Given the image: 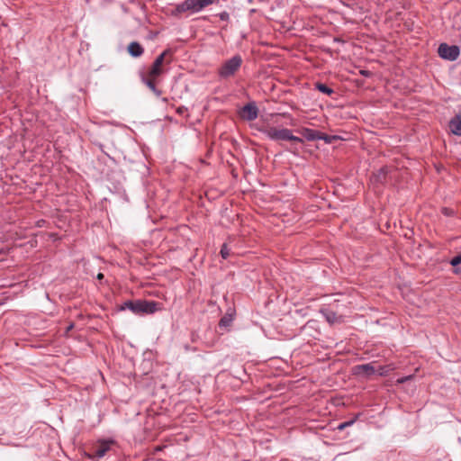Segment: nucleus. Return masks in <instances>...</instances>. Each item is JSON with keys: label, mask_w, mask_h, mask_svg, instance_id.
Listing matches in <instances>:
<instances>
[{"label": "nucleus", "mask_w": 461, "mask_h": 461, "mask_svg": "<svg viewBox=\"0 0 461 461\" xmlns=\"http://www.w3.org/2000/svg\"><path fill=\"white\" fill-rule=\"evenodd\" d=\"M218 16L220 17V19L221 21H228L230 18V15L227 12H221V14H218Z\"/></svg>", "instance_id": "b1692460"}, {"label": "nucleus", "mask_w": 461, "mask_h": 461, "mask_svg": "<svg viewBox=\"0 0 461 461\" xmlns=\"http://www.w3.org/2000/svg\"><path fill=\"white\" fill-rule=\"evenodd\" d=\"M315 88L327 95H330L334 93V90L332 88L329 87L328 86L322 83H316Z\"/></svg>", "instance_id": "f3484780"}, {"label": "nucleus", "mask_w": 461, "mask_h": 461, "mask_svg": "<svg viewBox=\"0 0 461 461\" xmlns=\"http://www.w3.org/2000/svg\"><path fill=\"white\" fill-rule=\"evenodd\" d=\"M393 369L394 366L393 365L379 366V367L376 368V374H378L380 376H385L388 375L389 373Z\"/></svg>", "instance_id": "dca6fc26"}, {"label": "nucleus", "mask_w": 461, "mask_h": 461, "mask_svg": "<svg viewBox=\"0 0 461 461\" xmlns=\"http://www.w3.org/2000/svg\"><path fill=\"white\" fill-rule=\"evenodd\" d=\"M242 115L248 121H254L258 115L257 106L253 103L247 104L242 108Z\"/></svg>", "instance_id": "1a4fd4ad"}, {"label": "nucleus", "mask_w": 461, "mask_h": 461, "mask_svg": "<svg viewBox=\"0 0 461 461\" xmlns=\"http://www.w3.org/2000/svg\"><path fill=\"white\" fill-rule=\"evenodd\" d=\"M219 0H199V5L201 6V9L203 10L206 6L213 4H217Z\"/></svg>", "instance_id": "aec40b11"}, {"label": "nucleus", "mask_w": 461, "mask_h": 461, "mask_svg": "<svg viewBox=\"0 0 461 461\" xmlns=\"http://www.w3.org/2000/svg\"><path fill=\"white\" fill-rule=\"evenodd\" d=\"M263 132L271 140L275 141H294L303 143V139L294 136L291 130L285 128H277L275 126L267 127Z\"/></svg>", "instance_id": "7ed1b4c3"}, {"label": "nucleus", "mask_w": 461, "mask_h": 461, "mask_svg": "<svg viewBox=\"0 0 461 461\" xmlns=\"http://www.w3.org/2000/svg\"><path fill=\"white\" fill-rule=\"evenodd\" d=\"M449 129L453 134L461 136V113L456 115L450 120Z\"/></svg>", "instance_id": "ddd939ff"}, {"label": "nucleus", "mask_w": 461, "mask_h": 461, "mask_svg": "<svg viewBox=\"0 0 461 461\" xmlns=\"http://www.w3.org/2000/svg\"><path fill=\"white\" fill-rule=\"evenodd\" d=\"M231 321L230 317L224 316L220 321V326H227Z\"/></svg>", "instance_id": "4be33fe9"}, {"label": "nucleus", "mask_w": 461, "mask_h": 461, "mask_svg": "<svg viewBox=\"0 0 461 461\" xmlns=\"http://www.w3.org/2000/svg\"><path fill=\"white\" fill-rule=\"evenodd\" d=\"M376 368L372 363L357 365L354 367V374L366 378L376 374Z\"/></svg>", "instance_id": "6e6552de"}, {"label": "nucleus", "mask_w": 461, "mask_h": 461, "mask_svg": "<svg viewBox=\"0 0 461 461\" xmlns=\"http://www.w3.org/2000/svg\"><path fill=\"white\" fill-rule=\"evenodd\" d=\"M160 303L146 300H128L119 306L120 311L130 310L137 315L152 314L160 309Z\"/></svg>", "instance_id": "f257e3e1"}, {"label": "nucleus", "mask_w": 461, "mask_h": 461, "mask_svg": "<svg viewBox=\"0 0 461 461\" xmlns=\"http://www.w3.org/2000/svg\"><path fill=\"white\" fill-rule=\"evenodd\" d=\"M444 211H445V212H444V214L448 213V211H447V208H444Z\"/></svg>", "instance_id": "c756f323"}, {"label": "nucleus", "mask_w": 461, "mask_h": 461, "mask_svg": "<svg viewBox=\"0 0 461 461\" xmlns=\"http://www.w3.org/2000/svg\"><path fill=\"white\" fill-rule=\"evenodd\" d=\"M338 139H339V136L327 135L325 133L321 132V140H324L328 144L333 142L335 140H338Z\"/></svg>", "instance_id": "a211bd4d"}, {"label": "nucleus", "mask_w": 461, "mask_h": 461, "mask_svg": "<svg viewBox=\"0 0 461 461\" xmlns=\"http://www.w3.org/2000/svg\"><path fill=\"white\" fill-rule=\"evenodd\" d=\"M444 211H445V212H444V214L448 213V211H447V208H444Z\"/></svg>", "instance_id": "c85d7f7f"}, {"label": "nucleus", "mask_w": 461, "mask_h": 461, "mask_svg": "<svg viewBox=\"0 0 461 461\" xmlns=\"http://www.w3.org/2000/svg\"><path fill=\"white\" fill-rule=\"evenodd\" d=\"M355 420H348V421H345V422L340 423V424L338 426V429H339V430H342V429H346L347 427L351 426V425L355 422Z\"/></svg>", "instance_id": "412c9836"}, {"label": "nucleus", "mask_w": 461, "mask_h": 461, "mask_svg": "<svg viewBox=\"0 0 461 461\" xmlns=\"http://www.w3.org/2000/svg\"><path fill=\"white\" fill-rule=\"evenodd\" d=\"M444 211H445V212H444V214L448 213V211H447V208H444Z\"/></svg>", "instance_id": "7c9ffc66"}, {"label": "nucleus", "mask_w": 461, "mask_h": 461, "mask_svg": "<svg viewBox=\"0 0 461 461\" xmlns=\"http://www.w3.org/2000/svg\"><path fill=\"white\" fill-rule=\"evenodd\" d=\"M243 60L240 55H234L230 59L222 62L218 68L217 74L221 79H230L233 77L240 69Z\"/></svg>", "instance_id": "f03ea898"}, {"label": "nucleus", "mask_w": 461, "mask_h": 461, "mask_svg": "<svg viewBox=\"0 0 461 461\" xmlns=\"http://www.w3.org/2000/svg\"><path fill=\"white\" fill-rule=\"evenodd\" d=\"M321 312L330 324L339 323L342 321V317L339 316L335 312L330 309H323Z\"/></svg>", "instance_id": "f8f14e48"}, {"label": "nucleus", "mask_w": 461, "mask_h": 461, "mask_svg": "<svg viewBox=\"0 0 461 461\" xmlns=\"http://www.w3.org/2000/svg\"><path fill=\"white\" fill-rule=\"evenodd\" d=\"M220 254L222 258L226 259L230 256V249L228 248L227 244H223L221 246Z\"/></svg>", "instance_id": "6ab92c4d"}, {"label": "nucleus", "mask_w": 461, "mask_h": 461, "mask_svg": "<svg viewBox=\"0 0 461 461\" xmlns=\"http://www.w3.org/2000/svg\"><path fill=\"white\" fill-rule=\"evenodd\" d=\"M176 113L180 115H185L187 113V108L185 106H179L176 109Z\"/></svg>", "instance_id": "393cba45"}, {"label": "nucleus", "mask_w": 461, "mask_h": 461, "mask_svg": "<svg viewBox=\"0 0 461 461\" xmlns=\"http://www.w3.org/2000/svg\"><path fill=\"white\" fill-rule=\"evenodd\" d=\"M127 50L133 58H139L144 53V48L137 41L131 42L127 47Z\"/></svg>", "instance_id": "9d476101"}, {"label": "nucleus", "mask_w": 461, "mask_h": 461, "mask_svg": "<svg viewBox=\"0 0 461 461\" xmlns=\"http://www.w3.org/2000/svg\"><path fill=\"white\" fill-rule=\"evenodd\" d=\"M170 54V50H166L160 55H158L146 75H149L152 77H159L164 73V61L167 56Z\"/></svg>", "instance_id": "423d86ee"}, {"label": "nucleus", "mask_w": 461, "mask_h": 461, "mask_svg": "<svg viewBox=\"0 0 461 461\" xmlns=\"http://www.w3.org/2000/svg\"><path fill=\"white\" fill-rule=\"evenodd\" d=\"M301 134L309 141L321 140V131L310 128H303Z\"/></svg>", "instance_id": "4468645a"}, {"label": "nucleus", "mask_w": 461, "mask_h": 461, "mask_svg": "<svg viewBox=\"0 0 461 461\" xmlns=\"http://www.w3.org/2000/svg\"><path fill=\"white\" fill-rule=\"evenodd\" d=\"M282 116H284V117H290V115L288 113H283Z\"/></svg>", "instance_id": "cd10ccee"}, {"label": "nucleus", "mask_w": 461, "mask_h": 461, "mask_svg": "<svg viewBox=\"0 0 461 461\" xmlns=\"http://www.w3.org/2000/svg\"><path fill=\"white\" fill-rule=\"evenodd\" d=\"M103 278H104V275H103L102 273H99V274L97 275V279L101 280V279H103Z\"/></svg>", "instance_id": "bb28decb"}, {"label": "nucleus", "mask_w": 461, "mask_h": 461, "mask_svg": "<svg viewBox=\"0 0 461 461\" xmlns=\"http://www.w3.org/2000/svg\"><path fill=\"white\" fill-rule=\"evenodd\" d=\"M158 77H152L149 75L142 76V82L150 89L157 96H159L162 94V91L157 88L156 86V79Z\"/></svg>", "instance_id": "9b49d317"}, {"label": "nucleus", "mask_w": 461, "mask_h": 461, "mask_svg": "<svg viewBox=\"0 0 461 461\" xmlns=\"http://www.w3.org/2000/svg\"><path fill=\"white\" fill-rule=\"evenodd\" d=\"M387 171L388 169L386 167L380 168V170L372 176L371 181L383 183L385 181Z\"/></svg>", "instance_id": "2eb2a0df"}, {"label": "nucleus", "mask_w": 461, "mask_h": 461, "mask_svg": "<svg viewBox=\"0 0 461 461\" xmlns=\"http://www.w3.org/2000/svg\"><path fill=\"white\" fill-rule=\"evenodd\" d=\"M114 444L115 441L113 439L98 440L91 448L90 456L95 460L104 457Z\"/></svg>", "instance_id": "20e7f679"}, {"label": "nucleus", "mask_w": 461, "mask_h": 461, "mask_svg": "<svg viewBox=\"0 0 461 461\" xmlns=\"http://www.w3.org/2000/svg\"><path fill=\"white\" fill-rule=\"evenodd\" d=\"M458 264H461V254L453 258L452 260H451V265L452 266H456Z\"/></svg>", "instance_id": "5701e85b"}, {"label": "nucleus", "mask_w": 461, "mask_h": 461, "mask_svg": "<svg viewBox=\"0 0 461 461\" xmlns=\"http://www.w3.org/2000/svg\"><path fill=\"white\" fill-rule=\"evenodd\" d=\"M73 328V324H71L69 327H68V330H71Z\"/></svg>", "instance_id": "2f4dec72"}, {"label": "nucleus", "mask_w": 461, "mask_h": 461, "mask_svg": "<svg viewBox=\"0 0 461 461\" xmlns=\"http://www.w3.org/2000/svg\"><path fill=\"white\" fill-rule=\"evenodd\" d=\"M200 11H202V9L199 5V0H185L176 5L175 9L172 11V14L177 16L185 12L195 14Z\"/></svg>", "instance_id": "39448f33"}, {"label": "nucleus", "mask_w": 461, "mask_h": 461, "mask_svg": "<svg viewBox=\"0 0 461 461\" xmlns=\"http://www.w3.org/2000/svg\"><path fill=\"white\" fill-rule=\"evenodd\" d=\"M411 378H412V375H407V376H403V377L399 378V379L397 380V382H398L399 384H403V383H405V382H407V381L411 380Z\"/></svg>", "instance_id": "a878e982"}, {"label": "nucleus", "mask_w": 461, "mask_h": 461, "mask_svg": "<svg viewBox=\"0 0 461 461\" xmlns=\"http://www.w3.org/2000/svg\"><path fill=\"white\" fill-rule=\"evenodd\" d=\"M438 53L440 58L450 61L456 60L460 53L459 48L456 45H447V43H441L438 46Z\"/></svg>", "instance_id": "0eeeda50"}]
</instances>
